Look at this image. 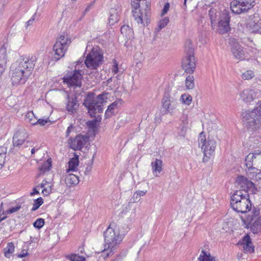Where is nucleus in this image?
I'll return each instance as SVG.
<instances>
[{"mask_svg":"<svg viewBox=\"0 0 261 261\" xmlns=\"http://www.w3.org/2000/svg\"><path fill=\"white\" fill-rule=\"evenodd\" d=\"M37 58L35 56L20 60L18 66L14 69H12L11 81L13 85L25 83L32 73Z\"/></svg>","mask_w":261,"mask_h":261,"instance_id":"nucleus-1","label":"nucleus"},{"mask_svg":"<svg viewBox=\"0 0 261 261\" xmlns=\"http://www.w3.org/2000/svg\"><path fill=\"white\" fill-rule=\"evenodd\" d=\"M131 5L133 16L138 24L147 26L151 16L150 4L146 0H132Z\"/></svg>","mask_w":261,"mask_h":261,"instance_id":"nucleus-2","label":"nucleus"},{"mask_svg":"<svg viewBox=\"0 0 261 261\" xmlns=\"http://www.w3.org/2000/svg\"><path fill=\"white\" fill-rule=\"evenodd\" d=\"M230 204L231 208L238 213H246L252 210L249 195L246 190H236L231 196Z\"/></svg>","mask_w":261,"mask_h":261,"instance_id":"nucleus-3","label":"nucleus"},{"mask_svg":"<svg viewBox=\"0 0 261 261\" xmlns=\"http://www.w3.org/2000/svg\"><path fill=\"white\" fill-rule=\"evenodd\" d=\"M108 94V92H103L96 96L94 93L90 92L86 95L83 105L91 116H95L97 112L102 113L103 105L107 102Z\"/></svg>","mask_w":261,"mask_h":261,"instance_id":"nucleus-4","label":"nucleus"},{"mask_svg":"<svg viewBox=\"0 0 261 261\" xmlns=\"http://www.w3.org/2000/svg\"><path fill=\"white\" fill-rule=\"evenodd\" d=\"M110 224L103 232V237L106 246H108L107 250L110 252L107 253L105 257L113 254L116 249L117 246L121 242L122 239L118 230L111 227Z\"/></svg>","mask_w":261,"mask_h":261,"instance_id":"nucleus-5","label":"nucleus"},{"mask_svg":"<svg viewBox=\"0 0 261 261\" xmlns=\"http://www.w3.org/2000/svg\"><path fill=\"white\" fill-rule=\"evenodd\" d=\"M243 119L248 128L256 129L261 126V100L256 108L245 113Z\"/></svg>","mask_w":261,"mask_h":261,"instance_id":"nucleus-6","label":"nucleus"},{"mask_svg":"<svg viewBox=\"0 0 261 261\" xmlns=\"http://www.w3.org/2000/svg\"><path fill=\"white\" fill-rule=\"evenodd\" d=\"M70 43V39L67 36L65 37L64 35L58 37L53 46V51L55 53L53 57V60L57 61L63 57Z\"/></svg>","mask_w":261,"mask_h":261,"instance_id":"nucleus-7","label":"nucleus"},{"mask_svg":"<svg viewBox=\"0 0 261 261\" xmlns=\"http://www.w3.org/2000/svg\"><path fill=\"white\" fill-rule=\"evenodd\" d=\"M259 210L253 207L250 214L247 215L246 218L242 219L254 234L261 231V216H259Z\"/></svg>","mask_w":261,"mask_h":261,"instance_id":"nucleus-8","label":"nucleus"},{"mask_svg":"<svg viewBox=\"0 0 261 261\" xmlns=\"http://www.w3.org/2000/svg\"><path fill=\"white\" fill-rule=\"evenodd\" d=\"M198 141L199 146L201 147L204 153L203 162L207 161L215 151L216 142L210 138L206 140L203 132L200 133Z\"/></svg>","mask_w":261,"mask_h":261,"instance_id":"nucleus-9","label":"nucleus"},{"mask_svg":"<svg viewBox=\"0 0 261 261\" xmlns=\"http://www.w3.org/2000/svg\"><path fill=\"white\" fill-rule=\"evenodd\" d=\"M103 55L98 47H93L87 55L85 64L88 68L96 69L102 64Z\"/></svg>","mask_w":261,"mask_h":261,"instance_id":"nucleus-10","label":"nucleus"},{"mask_svg":"<svg viewBox=\"0 0 261 261\" xmlns=\"http://www.w3.org/2000/svg\"><path fill=\"white\" fill-rule=\"evenodd\" d=\"M255 4V0H233L230 4V8L233 13L240 14L247 12Z\"/></svg>","mask_w":261,"mask_h":261,"instance_id":"nucleus-11","label":"nucleus"},{"mask_svg":"<svg viewBox=\"0 0 261 261\" xmlns=\"http://www.w3.org/2000/svg\"><path fill=\"white\" fill-rule=\"evenodd\" d=\"M81 70H74L72 72L66 74L63 77V83L70 87L80 88L82 86V80L83 75Z\"/></svg>","mask_w":261,"mask_h":261,"instance_id":"nucleus-12","label":"nucleus"},{"mask_svg":"<svg viewBox=\"0 0 261 261\" xmlns=\"http://www.w3.org/2000/svg\"><path fill=\"white\" fill-rule=\"evenodd\" d=\"M89 140L88 136L79 135L74 138L70 137L68 140V143L69 147L73 150H81Z\"/></svg>","mask_w":261,"mask_h":261,"instance_id":"nucleus-13","label":"nucleus"},{"mask_svg":"<svg viewBox=\"0 0 261 261\" xmlns=\"http://www.w3.org/2000/svg\"><path fill=\"white\" fill-rule=\"evenodd\" d=\"M28 134L24 129H20L17 131L13 137V147H20L25 142L31 144V142L27 140Z\"/></svg>","mask_w":261,"mask_h":261,"instance_id":"nucleus-14","label":"nucleus"},{"mask_svg":"<svg viewBox=\"0 0 261 261\" xmlns=\"http://www.w3.org/2000/svg\"><path fill=\"white\" fill-rule=\"evenodd\" d=\"M230 16L228 12H223L220 16L218 28L220 33L224 34L230 30L229 22Z\"/></svg>","mask_w":261,"mask_h":261,"instance_id":"nucleus-15","label":"nucleus"},{"mask_svg":"<svg viewBox=\"0 0 261 261\" xmlns=\"http://www.w3.org/2000/svg\"><path fill=\"white\" fill-rule=\"evenodd\" d=\"M182 68L185 72L192 73L196 67V61L194 56H185L181 62Z\"/></svg>","mask_w":261,"mask_h":261,"instance_id":"nucleus-16","label":"nucleus"},{"mask_svg":"<svg viewBox=\"0 0 261 261\" xmlns=\"http://www.w3.org/2000/svg\"><path fill=\"white\" fill-rule=\"evenodd\" d=\"M79 106L77 97L76 95H67L66 109L69 113L72 114L75 113L79 108Z\"/></svg>","mask_w":261,"mask_h":261,"instance_id":"nucleus-17","label":"nucleus"},{"mask_svg":"<svg viewBox=\"0 0 261 261\" xmlns=\"http://www.w3.org/2000/svg\"><path fill=\"white\" fill-rule=\"evenodd\" d=\"M238 245H240L245 253H251L254 251V247L252 244L250 237L248 234H246Z\"/></svg>","mask_w":261,"mask_h":261,"instance_id":"nucleus-18","label":"nucleus"},{"mask_svg":"<svg viewBox=\"0 0 261 261\" xmlns=\"http://www.w3.org/2000/svg\"><path fill=\"white\" fill-rule=\"evenodd\" d=\"M231 52L236 59L243 60L245 59V53L243 48L239 43H234L232 45Z\"/></svg>","mask_w":261,"mask_h":261,"instance_id":"nucleus-19","label":"nucleus"},{"mask_svg":"<svg viewBox=\"0 0 261 261\" xmlns=\"http://www.w3.org/2000/svg\"><path fill=\"white\" fill-rule=\"evenodd\" d=\"M240 96L244 101L250 102L255 98L256 92L253 90L246 89L241 92Z\"/></svg>","mask_w":261,"mask_h":261,"instance_id":"nucleus-20","label":"nucleus"},{"mask_svg":"<svg viewBox=\"0 0 261 261\" xmlns=\"http://www.w3.org/2000/svg\"><path fill=\"white\" fill-rule=\"evenodd\" d=\"M7 62V49L3 46L0 48V77L6 69Z\"/></svg>","mask_w":261,"mask_h":261,"instance_id":"nucleus-21","label":"nucleus"},{"mask_svg":"<svg viewBox=\"0 0 261 261\" xmlns=\"http://www.w3.org/2000/svg\"><path fill=\"white\" fill-rule=\"evenodd\" d=\"M122 102L123 100L121 99H119L109 105L105 112V118L107 119L110 118L111 116L114 113V110L116 108H117L119 106L121 105Z\"/></svg>","mask_w":261,"mask_h":261,"instance_id":"nucleus-22","label":"nucleus"},{"mask_svg":"<svg viewBox=\"0 0 261 261\" xmlns=\"http://www.w3.org/2000/svg\"><path fill=\"white\" fill-rule=\"evenodd\" d=\"M162 105L164 108L167 112H170L174 108V103L173 100H171V97L169 94L165 93L162 99Z\"/></svg>","mask_w":261,"mask_h":261,"instance_id":"nucleus-23","label":"nucleus"},{"mask_svg":"<svg viewBox=\"0 0 261 261\" xmlns=\"http://www.w3.org/2000/svg\"><path fill=\"white\" fill-rule=\"evenodd\" d=\"M152 171L155 176H159L158 174H160L163 169V162L159 159H156L151 164Z\"/></svg>","mask_w":261,"mask_h":261,"instance_id":"nucleus-24","label":"nucleus"},{"mask_svg":"<svg viewBox=\"0 0 261 261\" xmlns=\"http://www.w3.org/2000/svg\"><path fill=\"white\" fill-rule=\"evenodd\" d=\"M65 182L68 187L75 186L79 182V177L73 174H69L65 177Z\"/></svg>","mask_w":261,"mask_h":261,"instance_id":"nucleus-25","label":"nucleus"},{"mask_svg":"<svg viewBox=\"0 0 261 261\" xmlns=\"http://www.w3.org/2000/svg\"><path fill=\"white\" fill-rule=\"evenodd\" d=\"M119 20V16L117 9H111L110 12V17L108 19L109 24L110 25L114 24Z\"/></svg>","mask_w":261,"mask_h":261,"instance_id":"nucleus-26","label":"nucleus"},{"mask_svg":"<svg viewBox=\"0 0 261 261\" xmlns=\"http://www.w3.org/2000/svg\"><path fill=\"white\" fill-rule=\"evenodd\" d=\"M79 164V155H75V157L71 158L68 162V169L67 171H74Z\"/></svg>","mask_w":261,"mask_h":261,"instance_id":"nucleus-27","label":"nucleus"},{"mask_svg":"<svg viewBox=\"0 0 261 261\" xmlns=\"http://www.w3.org/2000/svg\"><path fill=\"white\" fill-rule=\"evenodd\" d=\"M185 56H194V49L191 40L188 39L186 41L185 45Z\"/></svg>","mask_w":261,"mask_h":261,"instance_id":"nucleus-28","label":"nucleus"},{"mask_svg":"<svg viewBox=\"0 0 261 261\" xmlns=\"http://www.w3.org/2000/svg\"><path fill=\"white\" fill-rule=\"evenodd\" d=\"M121 33L128 39L133 37L134 31L128 25H123L120 29Z\"/></svg>","mask_w":261,"mask_h":261,"instance_id":"nucleus-29","label":"nucleus"},{"mask_svg":"<svg viewBox=\"0 0 261 261\" xmlns=\"http://www.w3.org/2000/svg\"><path fill=\"white\" fill-rule=\"evenodd\" d=\"M260 25L261 22H259V21L255 22V21H251L247 23V28L252 33H256Z\"/></svg>","mask_w":261,"mask_h":261,"instance_id":"nucleus-30","label":"nucleus"},{"mask_svg":"<svg viewBox=\"0 0 261 261\" xmlns=\"http://www.w3.org/2000/svg\"><path fill=\"white\" fill-rule=\"evenodd\" d=\"M198 261H216L215 257L212 256L210 253L207 254L206 252L202 250L201 254L199 255Z\"/></svg>","mask_w":261,"mask_h":261,"instance_id":"nucleus-31","label":"nucleus"},{"mask_svg":"<svg viewBox=\"0 0 261 261\" xmlns=\"http://www.w3.org/2000/svg\"><path fill=\"white\" fill-rule=\"evenodd\" d=\"M51 167V159H48L39 167V169L41 172L44 173L46 171H49Z\"/></svg>","mask_w":261,"mask_h":261,"instance_id":"nucleus-32","label":"nucleus"},{"mask_svg":"<svg viewBox=\"0 0 261 261\" xmlns=\"http://www.w3.org/2000/svg\"><path fill=\"white\" fill-rule=\"evenodd\" d=\"M248 179L243 176H239L236 180L238 186L240 187V190H247L246 189L247 181Z\"/></svg>","mask_w":261,"mask_h":261,"instance_id":"nucleus-33","label":"nucleus"},{"mask_svg":"<svg viewBox=\"0 0 261 261\" xmlns=\"http://www.w3.org/2000/svg\"><path fill=\"white\" fill-rule=\"evenodd\" d=\"M247 175L250 178H255L256 179H258V174L259 173V169L253 167V166L250 168H248L246 170Z\"/></svg>","mask_w":261,"mask_h":261,"instance_id":"nucleus-34","label":"nucleus"},{"mask_svg":"<svg viewBox=\"0 0 261 261\" xmlns=\"http://www.w3.org/2000/svg\"><path fill=\"white\" fill-rule=\"evenodd\" d=\"M14 245L12 242H9L7 244V247L4 249V254L6 257L9 258L11 254L14 251Z\"/></svg>","mask_w":261,"mask_h":261,"instance_id":"nucleus-35","label":"nucleus"},{"mask_svg":"<svg viewBox=\"0 0 261 261\" xmlns=\"http://www.w3.org/2000/svg\"><path fill=\"white\" fill-rule=\"evenodd\" d=\"M146 193H147V191L146 190H145V191H140V190L137 191L136 192H135L134 193L133 196L132 198H131L132 201L133 202H137L139 201V200H140V197L145 195Z\"/></svg>","mask_w":261,"mask_h":261,"instance_id":"nucleus-36","label":"nucleus"},{"mask_svg":"<svg viewBox=\"0 0 261 261\" xmlns=\"http://www.w3.org/2000/svg\"><path fill=\"white\" fill-rule=\"evenodd\" d=\"M216 10L211 8L208 11V16L211 20V25L212 27L216 24Z\"/></svg>","mask_w":261,"mask_h":261,"instance_id":"nucleus-37","label":"nucleus"},{"mask_svg":"<svg viewBox=\"0 0 261 261\" xmlns=\"http://www.w3.org/2000/svg\"><path fill=\"white\" fill-rule=\"evenodd\" d=\"M194 78L193 76L189 75L186 77L185 81V85L187 89H192L194 88Z\"/></svg>","mask_w":261,"mask_h":261,"instance_id":"nucleus-38","label":"nucleus"},{"mask_svg":"<svg viewBox=\"0 0 261 261\" xmlns=\"http://www.w3.org/2000/svg\"><path fill=\"white\" fill-rule=\"evenodd\" d=\"M255 158V154L254 153H249L245 158V164L247 168L253 166V161Z\"/></svg>","mask_w":261,"mask_h":261,"instance_id":"nucleus-39","label":"nucleus"},{"mask_svg":"<svg viewBox=\"0 0 261 261\" xmlns=\"http://www.w3.org/2000/svg\"><path fill=\"white\" fill-rule=\"evenodd\" d=\"M66 257L71 261H86L85 257L76 254H69L67 255Z\"/></svg>","mask_w":261,"mask_h":261,"instance_id":"nucleus-40","label":"nucleus"},{"mask_svg":"<svg viewBox=\"0 0 261 261\" xmlns=\"http://www.w3.org/2000/svg\"><path fill=\"white\" fill-rule=\"evenodd\" d=\"M43 203V199L42 197H39L34 200L33 207L31 209L32 211H35L39 208V207Z\"/></svg>","mask_w":261,"mask_h":261,"instance_id":"nucleus-41","label":"nucleus"},{"mask_svg":"<svg viewBox=\"0 0 261 261\" xmlns=\"http://www.w3.org/2000/svg\"><path fill=\"white\" fill-rule=\"evenodd\" d=\"M254 76V72L251 70H248L242 74V77L245 80H249Z\"/></svg>","mask_w":261,"mask_h":261,"instance_id":"nucleus-42","label":"nucleus"},{"mask_svg":"<svg viewBox=\"0 0 261 261\" xmlns=\"http://www.w3.org/2000/svg\"><path fill=\"white\" fill-rule=\"evenodd\" d=\"M7 149L5 148L0 149V167H2L5 162Z\"/></svg>","mask_w":261,"mask_h":261,"instance_id":"nucleus-43","label":"nucleus"},{"mask_svg":"<svg viewBox=\"0 0 261 261\" xmlns=\"http://www.w3.org/2000/svg\"><path fill=\"white\" fill-rule=\"evenodd\" d=\"M44 224V220L42 218L37 219L33 223V226L37 229H41Z\"/></svg>","mask_w":261,"mask_h":261,"instance_id":"nucleus-44","label":"nucleus"},{"mask_svg":"<svg viewBox=\"0 0 261 261\" xmlns=\"http://www.w3.org/2000/svg\"><path fill=\"white\" fill-rule=\"evenodd\" d=\"M181 99L184 103L189 105L192 101V98L191 95L184 94L181 96Z\"/></svg>","mask_w":261,"mask_h":261,"instance_id":"nucleus-45","label":"nucleus"},{"mask_svg":"<svg viewBox=\"0 0 261 261\" xmlns=\"http://www.w3.org/2000/svg\"><path fill=\"white\" fill-rule=\"evenodd\" d=\"M50 122L48 118L39 119L36 122H32V125H35L39 124L40 126H44L47 123Z\"/></svg>","mask_w":261,"mask_h":261,"instance_id":"nucleus-46","label":"nucleus"},{"mask_svg":"<svg viewBox=\"0 0 261 261\" xmlns=\"http://www.w3.org/2000/svg\"><path fill=\"white\" fill-rule=\"evenodd\" d=\"M169 22V19L168 17H165L161 20L159 22V28L160 30L164 28Z\"/></svg>","mask_w":261,"mask_h":261,"instance_id":"nucleus-47","label":"nucleus"},{"mask_svg":"<svg viewBox=\"0 0 261 261\" xmlns=\"http://www.w3.org/2000/svg\"><path fill=\"white\" fill-rule=\"evenodd\" d=\"M246 189L248 190H251L252 192H254L255 190H256L254 184L252 182L251 180L248 179L247 181V185L246 187Z\"/></svg>","mask_w":261,"mask_h":261,"instance_id":"nucleus-48","label":"nucleus"},{"mask_svg":"<svg viewBox=\"0 0 261 261\" xmlns=\"http://www.w3.org/2000/svg\"><path fill=\"white\" fill-rule=\"evenodd\" d=\"M20 208H21L20 205H16L14 207H12L9 208V210L6 211L5 214H7V215L12 214V213L16 212L18 211V210H19L20 209Z\"/></svg>","mask_w":261,"mask_h":261,"instance_id":"nucleus-49","label":"nucleus"},{"mask_svg":"<svg viewBox=\"0 0 261 261\" xmlns=\"http://www.w3.org/2000/svg\"><path fill=\"white\" fill-rule=\"evenodd\" d=\"M86 124L89 128L94 129L97 126L96 120L88 121L86 122Z\"/></svg>","mask_w":261,"mask_h":261,"instance_id":"nucleus-50","label":"nucleus"},{"mask_svg":"<svg viewBox=\"0 0 261 261\" xmlns=\"http://www.w3.org/2000/svg\"><path fill=\"white\" fill-rule=\"evenodd\" d=\"M112 72L114 74H116L118 72V64L116 60H113V66L112 67Z\"/></svg>","mask_w":261,"mask_h":261,"instance_id":"nucleus-51","label":"nucleus"},{"mask_svg":"<svg viewBox=\"0 0 261 261\" xmlns=\"http://www.w3.org/2000/svg\"><path fill=\"white\" fill-rule=\"evenodd\" d=\"M34 117V115L33 112H28L25 115V119L27 121L29 122L32 124V118Z\"/></svg>","mask_w":261,"mask_h":261,"instance_id":"nucleus-52","label":"nucleus"},{"mask_svg":"<svg viewBox=\"0 0 261 261\" xmlns=\"http://www.w3.org/2000/svg\"><path fill=\"white\" fill-rule=\"evenodd\" d=\"M180 130L178 132L180 136L184 137L186 133L187 127L184 124H181L180 126Z\"/></svg>","mask_w":261,"mask_h":261,"instance_id":"nucleus-53","label":"nucleus"},{"mask_svg":"<svg viewBox=\"0 0 261 261\" xmlns=\"http://www.w3.org/2000/svg\"><path fill=\"white\" fill-rule=\"evenodd\" d=\"M51 192V186H49L48 188H44L42 191V194L43 196H47Z\"/></svg>","mask_w":261,"mask_h":261,"instance_id":"nucleus-54","label":"nucleus"},{"mask_svg":"<svg viewBox=\"0 0 261 261\" xmlns=\"http://www.w3.org/2000/svg\"><path fill=\"white\" fill-rule=\"evenodd\" d=\"M169 8H170V4L169 3H166L164 7H163V9L162 10V15H164L165 14H166L167 12L168 11L169 9Z\"/></svg>","mask_w":261,"mask_h":261,"instance_id":"nucleus-55","label":"nucleus"},{"mask_svg":"<svg viewBox=\"0 0 261 261\" xmlns=\"http://www.w3.org/2000/svg\"><path fill=\"white\" fill-rule=\"evenodd\" d=\"M36 14H34L30 20L26 22V28L32 25L35 19V16Z\"/></svg>","mask_w":261,"mask_h":261,"instance_id":"nucleus-56","label":"nucleus"},{"mask_svg":"<svg viewBox=\"0 0 261 261\" xmlns=\"http://www.w3.org/2000/svg\"><path fill=\"white\" fill-rule=\"evenodd\" d=\"M74 129V126L72 124L70 125L66 132V137H68L69 136L70 132Z\"/></svg>","mask_w":261,"mask_h":261,"instance_id":"nucleus-57","label":"nucleus"},{"mask_svg":"<svg viewBox=\"0 0 261 261\" xmlns=\"http://www.w3.org/2000/svg\"><path fill=\"white\" fill-rule=\"evenodd\" d=\"M28 255V253L27 251H25L24 250H23L22 252L18 255V256L20 258H23L25 257L27 255Z\"/></svg>","mask_w":261,"mask_h":261,"instance_id":"nucleus-58","label":"nucleus"},{"mask_svg":"<svg viewBox=\"0 0 261 261\" xmlns=\"http://www.w3.org/2000/svg\"><path fill=\"white\" fill-rule=\"evenodd\" d=\"M124 255H118L116 257V258L113 260V261H122L123 258L124 257Z\"/></svg>","mask_w":261,"mask_h":261,"instance_id":"nucleus-59","label":"nucleus"},{"mask_svg":"<svg viewBox=\"0 0 261 261\" xmlns=\"http://www.w3.org/2000/svg\"><path fill=\"white\" fill-rule=\"evenodd\" d=\"M39 191L36 189V188H34L33 190V192L30 193L31 196H33L35 194H39Z\"/></svg>","mask_w":261,"mask_h":261,"instance_id":"nucleus-60","label":"nucleus"},{"mask_svg":"<svg viewBox=\"0 0 261 261\" xmlns=\"http://www.w3.org/2000/svg\"><path fill=\"white\" fill-rule=\"evenodd\" d=\"M92 4H91L89 6L87 7V8L85 9L84 12V15H85L87 12H88L91 9V6H92Z\"/></svg>","mask_w":261,"mask_h":261,"instance_id":"nucleus-61","label":"nucleus"},{"mask_svg":"<svg viewBox=\"0 0 261 261\" xmlns=\"http://www.w3.org/2000/svg\"><path fill=\"white\" fill-rule=\"evenodd\" d=\"M95 118L93 120H96V123L98 122H100L101 120V117L100 115H98L97 116H94Z\"/></svg>","mask_w":261,"mask_h":261,"instance_id":"nucleus-62","label":"nucleus"},{"mask_svg":"<svg viewBox=\"0 0 261 261\" xmlns=\"http://www.w3.org/2000/svg\"><path fill=\"white\" fill-rule=\"evenodd\" d=\"M1 212H2V210L0 208V222L3 221V220H4L5 219H6L7 217L6 216H3V217H2V214H1Z\"/></svg>","mask_w":261,"mask_h":261,"instance_id":"nucleus-63","label":"nucleus"},{"mask_svg":"<svg viewBox=\"0 0 261 261\" xmlns=\"http://www.w3.org/2000/svg\"><path fill=\"white\" fill-rule=\"evenodd\" d=\"M44 181H45V183L42 182L39 185H38V187H40L41 188H44L45 185L46 184V183H47V181L45 180H44Z\"/></svg>","mask_w":261,"mask_h":261,"instance_id":"nucleus-64","label":"nucleus"}]
</instances>
